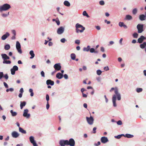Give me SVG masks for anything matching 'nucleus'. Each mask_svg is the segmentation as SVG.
Masks as SVG:
<instances>
[{
    "mask_svg": "<svg viewBox=\"0 0 146 146\" xmlns=\"http://www.w3.org/2000/svg\"><path fill=\"white\" fill-rule=\"evenodd\" d=\"M28 110L27 109H25L24 110L23 114V115L24 117H26L27 118H28L30 116V114L28 113Z\"/></svg>",
    "mask_w": 146,
    "mask_h": 146,
    "instance_id": "nucleus-10",
    "label": "nucleus"
},
{
    "mask_svg": "<svg viewBox=\"0 0 146 146\" xmlns=\"http://www.w3.org/2000/svg\"><path fill=\"white\" fill-rule=\"evenodd\" d=\"M114 90V92L115 94V95L117 96V99L118 100H121V95L119 93H118V89L117 87L115 88H112L110 90V92H111L113 90Z\"/></svg>",
    "mask_w": 146,
    "mask_h": 146,
    "instance_id": "nucleus-2",
    "label": "nucleus"
},
{
    "mask_svg": "<svg viewBox=\"0 0 146 146\" xmlns=\"http://www.w3.org/2000/svg\"><path fill=\"white\" fill-rule=\"evenodd\" d=\"M10 112L13 116H16L17 114V113L16 112L13 111V110H11L10 111Z\"/></svg>",
    "mask_w": 146,
    "mask_h": 146,
    "instance_id": "nucleus-29",
    "label": "nucleus"
},
{
    "mask_svg": "<svg viewBox=\"0 0 146 146\" xmlns=\"http://www.w3.org/2000/svg\"><path fill=\"white\" fill-rule=\"evenodd\" d=\"M30 54L31 55V56L30 57L31 59L33 58L35 56V54L33 50H31L29 52Z\"/></svg>",
    "mask_w": 146,
    "mask_h": 146,
    "instance_id": "nucleus-25",
    "label": "nucleus"
},
{
    "mask_svg": "<svg viewBox=\"0 0 146 146\" xmlns=\"http://www.w3.org/2000/svg\"><path fill=\"white\" fill-rule=\"evenodd\" d=\"M121 135H119L117 136H115V138L116 139H119L121 138Z\"/></svg>",
    "mask_w": 146,
    "mask_h": 146,
    "instance_id": "nucleus-42",
    "label": "nucleus"
},
{
    "mask_svg": "<svg viewBox=\"0 0 146 146\" xmlns=\"http://www.w3.org/2000/svg\"><path fill=\"white\" fill-rule=\"evenodd\" d=\"M90 47L89 46H87L86 48H84V50L86 51H88L90 50Z\"/></svg>",
    "mask_w": 146,
    "mask_h": 146,
    "instance_id": "nucleus-33",
    "label": "nucleus"
},
{
    "mask_svg": "<svg viewBox=\"0 0 146 146\" xmlns=\"http://www.w3.org/2000/svg\"><path fill=\"white\" fill-rule=\"evenodd\" d=\"M4 48L5 50H8L10 48V46L9 44H6L5 45Z\"/></svg>",
    "mask_w": 146,
    "mask_h": 146,
    "instance_id": "nucleus-31",
    "label": "nucleus"
},
{
    "mask_svg": "<svg viewBox=\"0 0 146 146\" xmlns=\"http://www.w3.org/2000/svg\"><path fill=\"white\" fill-rule=\"evenodd\" d=\"M143 90L141 88H137V89L136 91L137 92H140L142 91Z\"/></svg>",
    "mask_w": 146,
    "mask_h": 146,
    "instance_id": "nucleus-39",
    "label": "nucleus"
},
{
    "mask_svg": "<svg viewBox=\"0 0 146 146\" xmlns=\"http://www.w3.org/2000/svg\"><path fill=\"white\" fill-rule=\"evenodd\" d=\"M1 56L4 60L9 59L10 58L6 54H1Z\"/></svg>",
    "mask_w": 146,
    "mask_h": 146,
    "instance_id": "nucleus-20",
    "label": "nucleus"
},
{
    "mask_svg": "<svg viewBox=\"0 0 146 146\" xmlns=\"http://www.w3.org/2000/svg\"><path fill=\"white\" fill-rule=\"evenodd\" d=\"M11 61L10 60H4L3 61V64H10L11 63Z\"/></svg>",
    "mask_w": 146,
    "mask_h": 146,
    "instance_id": "nucleus-35",
    "label": "nucleus"
},
{
    "mask_svg": "<svg viewBox=\"0 0 146 146\" xmlns=\"http://www.w3.org/2000/svg\"><path fill=\"white\" fill-rule=\"evenodd\" d=\"M133 137V135L130 134H126L125 135V137L128 138H131Z\"/></svg>",
    "mask_w": 146,
    "mask_h": 146,
    "instance_id": "nucleus-30",
    "label": "nucleus"
},
{
    "mask_svg": "<svg viewBox=\"0 0 146 146\" xmlns=\"http://www.w3.org/2000/svg\"><path fill=\"white\" fill-rule=\"evenodd\" d=\"M90 51L91 53L94 52L95 51V49L93 48L90 49Z\"/></svg>",
    "mask_w": 146,
    "mask_h": 146,
    "instance_id": "nucleus-51",
    "label": "nucleus"
},
{
    "mask_svg": "<svg viewBox=\"0 0 146 146\" xmlns=\"http://www.w3.org/2000/svg\"><path fill=\"white\" fill-rule=\"evenodd\" d=\"M18 70V68L16 66H13V68L11 70V74L12 75H14L15 73V72Z\"/></svg>",
    "mask_w": 146,
    "mask_h": 146,
    "instance_id": "nucleus-8",
    "label": "nucleus"
},
{
    "mask_svg": "<svg viewBox=\"0 0 146 146\" xmlns=\"http://www.w3.org/2000/svg\"><path fill=\"white\" fill-rule=\"evenodd\" d=\"M64 76L65 79H67L68 78V76L66 74H64Z\"/></svg>",
    "mask_w": 146,
    "mask_h": 146,
    "instance_id": "nucleus-57",
    "label": "nucleus"
},
{
    "mask_svg": "<svg viewBox=\"0 0 146 146\" xmlns=\"http://www.w3.org/2000/svg\"><path fill=\"white\" fill-rule=\"evenodd\" d=\"M137 12V10L136 8L134 9L132 11V13L133 15L136 14Z\"/></svg>",
    "mask_w": 146,
    "mask_h": 146,
    "instance_id": "nucleus-37",
    "label": "nucleus"
},
{
    "mask_svg": "<svg viewBox=\"0 0 146 146\" xmlns=\"http://www.w3.org/2000/svg\"><path fill=\"white\" fill-rule=\"evenodd\" d=\"M29 139L31 142L33 144V146H38L37 145L34 140V137H33L32 136L30 137Z\"/></svg>",
    "mask_w": 146,
    "mask_h": 146,
    "instance_id": "nucleus-9",
    "label": "nucleus"
},
{
    "mask_svg": "<svg viewBox=\"0 0 146 146\" xmlns=\"http://www.w3.org/2000/svg\"><path fill=\"white\" fill-rule=\"evenodd\" d=\"M138 30V33H142L143 31V24H138L137 26Z\"/></svg>",
    "mask_w": 146,
    "mask_h": 146,
    "instance_id": "nucleus-4",
    "label": "nucleus"
},
{
    "mask_svg": "<svg viewBox=\"0 0 146 146\" xmlns=\"http://www.w3.org/2000/svg\"><path fill=\"white\" fill-rule=\"evenodd\" d=\"M56 22L57 23V24L58 25H59L60 24V22L59 20L56 21Z\"/></svg>",
    "mask_w": 146,
    "mask_h": 146,
    "instance_id": "nucleus-62",
    "label": "nucleus"
},
{
    "mask_svg": "<svg viewBox=\"0 0 146 146\" xmlns=\"http://www.w3.org/2000/svg\"><path fill=\"white\" fill-rule=\"evenodd\" d=\"M100 144H101V143H100V142L98 141V142L97 144L95 143L94 144V145L96 146H98L99 145H100Z\"/></svg>",
    "mask_w": 146,
    "mask_h": 146,
    "instance_id": "nucleus-56",
    "label": "nucleus"
},
{
    "mask_svg": "<svg viewBox=\"0 0 146 146\" xmlns=\"http://www.w3.org/2000/svg\"><path fill=\"white\" fill-rule=\"evenodd\" d=\"M46 83L47 85H50L51 86H53L54 85V82L50 80H48L46 81Z\"/></svg>",
    "mask_w": 146,
    "mask_h": 146,
    "instance_id": "nucleus-17",
    "label": "nucleus"
},
{
    "mask_svg": "<svg viewBox=\"0 0 146 146\" xmlns=\"http://www.w3.org/2000/svg\"><path fill=\"white\" fill-rule=\"evenodd\" d=\"M100 4L101 5H104L105 3L103 1H101L99 2Z\"/></svg>",
    "mask_w": 146,
    "mask_h": 146,
    "instance_id": "nucleus-41",
    "label": "nucleus"
},
{
    "mask_svg": "<svg viewBox=\"0 0 146 146\" xmlns=\"http://www.w3.org/2000/svg\"><path fill=\"white\" fill-rule=\"evenodd\" d=\"M64 31V29L62 27L59 28L57 30V33L59 34H62Z\"/></svg>",
    "mask_w": 146,
    "mask_h": 146,
    "instance_id": "nucleus-14",
    "label": "nucleus"
},
{
    "mask_svg": "<svg viewBox=\"0 0 146 146\" xmlns=\"http://www.w3.org/2000/svg\"><path fill=\"white\" fill-rule=\"evenodd\" d=\"M9 35V34L8 33H6L3 35L1 37V39L2 40H5Z\"/></svg>",
    "mask_w": 146,
    "mask_h": 146,
    "instance_id": "nucleus-19",
    "label": "nucleus"
},
{
    "mask_svg": "<svg viewBox=\"0 0 146 146\" xmlns=\"http://www.w3.org/2000/svg\"><path fill=\"white\" fill-rule=\"evenodd\" d=\"M3 84L4 86L6 88H7L8 87V85L5 82H3Z\"/></svg>",
    "mask_w": 146,
    "mask_h": 146,
    "instance_id": "nucleus-49",
    "label": "nucleus"
},
{
    "mask_svg": "<svg viewBox=\"0 0 146 146\" xmlns=\"http://www.w3.org/2000/svg\"><path fill=\"white\" fill-rule=\"evenodd\" d=\"M41 76H42V77H44V76H45V75H44V72H43V71H42L41 72Z\"/></svg>",
    "mask_w": 146,
    "mask_h": 146,
    "instance_id": "nucleus-50",
    "label": "nucleus"
},
{
    "mask_svg": "<svg viewBox=\"0 0 146 146\" xmlns=\"http://www.w3.org/2000/svg\"><path fill=\"white\" fill-rule=\"evenodd\" d=\"M76 31L77 33H82L85 29V28L82 25L77 23L76 25Z\"/></svg>",
    "mask_w": 146,
    "mask_h": 146,
    "instance_id": "nucleus-1",
    "label": "nucleus"
},
{
    "mask_svg": "<svg viewBox=\"0 0 146 146\" xmlns=\"http://www.w3.org/2000/svg\"><path fill=\"white\" fill-rule=\"evenodd\" d=\"M67 145H70V146H74L75 144V142L73 139H70L69 141L67 140Z\"/></svg>",
    "mask_w": 146,
    "mask_h": 146,
    "instance_id": "nucleus-5",
    "label": "nucleus"
},
{
    "mask_svg": "<svg viewBox=\"0 0 146 146\" xmlns=\"http://www.w3.org/2000/svg\"><path fill=\"white\" fill-rule=\"evenodd\" d=\"M101 141L102 143H105L108 141L107 137H102L101 139Z\"/></svg>",
    "mask_w": 146,
    "mask_h": 146,
    "instance_id": "nucleus-13",
    "label": "nucleus"
},
{
    "mask_svg": "<svg viewBox=\"0 0 146 146\" xmlns=\"http://www.w3.org/2000/svg\"><path fill=\"white\" fill-rule=\"evenodd\" d=\"M54 67L56 70H59L61 68V66L60 63H57L55 64L54 66Z\"/></svg>",
    "mask_w": 146,
    "mask_h": 146,
    "instance_id": "nucleus-11",
    "label": "nucleus"
},
{
    "mask_svg": "<svg viewBox=\"0 0 146 146\" xmlns=\"http://www.w3.org/2000/svg\"><path fill=\"white\" fill-rule=\"evenodd\" d=\"M49 108V105L48 103V102H47L46 105V108L47 110H48Z\"/></svg>",
    "mask_w": 146,
    "mask_h": 146,
    "instance_id": "nucleus-53",
    "label": "nucleus"
},
{
    "mask_svg": "<svg viewBox=\"0 0 146 146\" xmlns=\"http://www.w3.org/2000/svg\"><path fill=\"white\" fill-rule=\"evenodd\" d=\"M11 7L10 5L6 3L0 6V11H6L9 9Z\"/></svg>",
    "mask_w": 146,
    "mask_h": 146,
    "instance_id": "nucleus-3",
    "label": "nucleus"
},
{
    "mask_svg": "<svg viewBox=\"0 0 146 146\" xmlns=\"http://www.w3.org/2000/svg\"><path fill=\"white\" fill-rule=\"evenodd\" d=\"M64 5L68 7H69L70 5L69 2L67 1H65L64 3Z\"/></svg>",
    "mask_w": 146,
    "mask_h": 146,
    "instance_id": "nucleus-28",
    "label": "nucleus"
},
{
    "mask_svg": "<svg viewBox=\"0 0 146 146\" xmlns=\"http://www.w3.org/2000/svg\"><path fill=\"white\" fill-rule=\"evenodd\" d=\"M23 92L24 91L23 88H21L20 90V93H23Z\"/></svg>",
    "mask_w": 146,
    "mask_h": 146,
    "instance_id": "nucleus-59",
    "label": "nucleus"
},
{
    "mask_svg": "<svg viewBox=\"0 0 146 146\" xmlns=\"http://www.w3.org/2000/svg\"><path fill=\"white\" fill-rule=\"evenodd\" d=\"M16 48L18 52L19 53L21 54L22 53V51L21 48V45L20 43L18 41H17L16 42Z\"/></svg>",
    "mask_w": 146,
    "mask_h": 146,
    "instance_id": "nucleus-7",
    "label": "nucleus"
},
{
    "mask_svg": "<svg viewBox=\"0 0 146 146\" xmlns=\"http://www.w3.org/2000/svg\"><path fill=\"white\" fill-rule=\"evenodd\" d=\"M101 50L102 52H104V48L103 47H101Z\"/></svg>",
    "mask_w": 146,
    "mask_h": 146,
    "instance_id": "nucleus-61",
    "label": "nucleus"
},
{
    "mask_svg": "<svg viewBox=\"0 0 146 146\" xmlns=\"http://www.w3.org/2000/svg\"><path fill=\"white\" fill-rule=\"evenodd\" d=\"M105 22L106 23H107V24H110V21H108L107 20H106L105 21Z\"/></svg>",
    "mask_w": 146,
    "mask_h": 146,
    "instance_id": "nucleus-63",
    "label": "nucleus"
},
{
    "mask_svg": "<svg viewBox=\"0 0 146 146\" xmlns=\"http://www.w3.org/2000/svg\"><path fill=\"white\" fill-rule=\"evenodd\" d=\"M63 77V75L60 73H58L56 75V77L58 79H61Z\"/></svg>",
    "mask_w": 146,
    "mask_h": 146,
    "instance_id": "nucleus-21",
    "label": "nucleus"
},
{
    "mask_svg": "<svg viewBox=\"0 0 146 146\" xmlns=\"http://www.w3.org/2000/svg\"><path fill=\"white\" fill-rule=\"evenodd\" d=\"M20 108L21 109H22L23 108V107L25 106L26 104V102H25L24 101L23 102H20Z\"/></svg>",
    "mask_w": 146,
    "mask_h": 146,
    "instance_id": "nucleus-23",
    "label": "nucleus"
},
{
    "mask_svg": "<svg viewBox=\"0 0 146 146\" xmlns=\"http://www.w3.org/2000/svg\"><path fill=\"white\" fill-rule=\"evenodd\" d=\"M126 18L128 20H130L132 19V17L129 15H127L126 16Z\"/></svg>",
    "mask_w": 146,
    "mask_h": 146,
    "instance_id": "nucleus-32",
    "label": "nucleus"
},
{
    "mask_svg": "<svg viewBox=\"0 0 146 146\" xmlns=\"http://www.w3.org/2000/svg\"><path fill=\"white\" fill-rule=\"evenodd\" d=\"M145 16L144 15H141L139 16V19L141 21H144L145 20Z\"/></svg>",
    "mask_w": 146,
    "mask_h": 146,
    "instance_id": "nucleus-24",
    "label": "nucleus"
},
{
    "mask_svg": "<svg viewBox=\"0 0 146 146\" xmlns=\"http://www.w3.org/2000/svg\"><path fill=\"white\" fill-rule=\"evenodd\" d=\"M138 34L136 33H135L133 34V36L134 38H137L138 37Z\"/></svg>",
    "mask_w": 146,
    "mask_h": 146,
    "instance_id": "nucleus-38",
    "label": "nucleus"
},
{
    "mask_svg": "<svg viewBox=\"0 0 146 146\" xmlns=\"http://www.w3.org/2000/svg\"><path fill=\"white\" fill-rule=\"evenodd\" d=\"M4 78L6 80L8 79V76L7 74H6L4 76Z\"/></svg>",
    "mask_w": 146,
    "mask_h": 146,
    "instance_id": "nucleus-55",
    "label": "nucleus"
},
{
    "mask_svg": "<svg viewBox=\"0 0 146 146\" xmlns=\"http://www.w3.org/2000/svg\"><path fill=\"white\" fill-rule=\"evenodd\" d=\"M19 134L16 131H14L12 132V135L14 138H17L19 136Z\"/></svg>",
    "mask_w": 146,
    "mask_h": 146,
    "instance_id": "nucleus-18",
    "label": "nucleus"
},
{
    "mask_svg": "<svg viewBox=\"0 0 146 146\" xmlns=\"http://www.w3.org/2000/svg\"><path fill=\"white\" fill-rule=\"evenodd\" d=\"M117 96L116 95H114L112 98V101L113 104V106L114 107H116L117 106L116 104V97Z\"/></svg>",
    "mask_w": 146,
    "mask_h": 146,
    "instance_id": "nucleus-15",
    "label": "nucleus"
},
{
    "mask_svg": "<svg viewBox=\"0 0 146 146\" xmlns=\"http://www.w3.org/2000/svg\"><path fill=\"white\" fill-rule=\"evenodd\" d=\"M66 40L64 38H62L60 40L61 42L62 43H64Z\"/></svg>",
    "mask_w": 146,
    "mask_h": 146,
    "instance_id": "nucleus-54",
    "label": "nucleus"
},
{
    "mask_svg": "<svg viewBox=\"0 0 146 146\" xmlns=\"http://www.w3.org/2000/svg\"><path fill=\"white\" fill-rule=\"evenodd\" d=\"M104 69L106 71H108L109 70V68L108 66L104 67Z\"/></svg>",
    "mask_w": 146,
    "mask_h": 146,
    "instance_id": "nucleus-48",
    "label": "nucleus"
},
{
    "mask_svg": "<svg viewBox=\"0 0 146 146\" xmlns=\"http://www.w3.org/2000/svg\"><path fill=\"white\" fill-rule=\"evenodd\" d=\"M67 140H61L60 141L59 143L61 146H64L65 145H67Z\"/></svg>",
    "mask_w": 146,
    "mask_h": 146,
    "instance_id": "nucleus-12",
    "label": "nucleus"
},
{
    "mask_svg": "<svg viewBox=\"0 0 146 146\" xmlns=\"http://www.w3.org/2000/svg\"><path fill=\"white\" fill-rule=\"evenodd\" d=\"M80 42V40H76L75 41V43L77 44H79Z\"/></svg>",
    "mask_w": 146,
    "mask_h": 146,
    "instance_id": "nucleus-46",
    "label": "nucleus"
},
{
    "mask_svg": "<svg viewBox=\"0 0 146 146\" xmlns=\"http://www.w3.org/2000/svg\"><path fill=\"white\" fill-rule=\"evenodd\" d=\"M145 38V37L144 36H141L138 39V42L139 43H141Z\"/></svg>",
    "mask_w": 146,
    "mask_h": 146,
    "instance_id": "nucleus-16",
    "label": "nucleus"
},
{
    "mask_svg": "<svg viewBox=\"0 0 146 146\" xmlns=\"http://www.w3.org/2000/svg\"><path fill=\"white\" fill-rule=\"evenodd\" d=\"M83 15L84 16H86L87 17H89V16L88 14L86 13V11H83Z\"/></svg>",
    "mask_w": 146,
    "mask_h": 146,
    "instance_id": "nucleus-36",
    "label": "nucleus"
},
{
    "mask_svg": "<svg viewBox=\"0 0 146 146\" xmlns=\"http://www.w3.org/2000/svg\"><path fill=\"white\" fill-rule=\"evenodd\" d=\"M117 124L119 125H121L122 124V122L121 121L119 120L117 122Z\"/></svg>",
    "mask_w": 146,
    "mask_h": 146,
    "instance_id": "nucleus-44",
    "label": "nucleus"
},
{
    "mask_svg": "<svg viewBox=\"0 0 146 146\" xmlns=\"http://www.w3.org/2000/svg\"><path fill=\"white\" fill-rule=\"evenodd\" d=\"M102 72L101 71L99 70H97V74L98 75H100L101 74Z\"/></svg>",
    "mask_w": 146,
    "mask_h": 146,
    "instance_id": "nucleus-40",
    "label": "nucleus"
},
{
    "mask_svg": "<svg viewBox=\"0 0 146 146\" xmlns=\"http://www.w3.org/2000/svg\"><path fill=\"white\" fill-rule=\"evenodd\" d=\"M3 76V72H0V79H1Z\"/></svg>",
    "mask_w": 146,
    "mask_h": 146,
    "instance_id": "nucleus-47",
    "label": "nucleus"
},
{
    "mask_svg": "<svg viewBox=\"0 0 146 146\" xmlns=\"http://www.w3.org/2000/svg\"><path fill=\"white\" fill-rule=\"evenodd\" d=\"M46 99L47 101V102H48L49 100V96L48 94H46Z\"/></svg>",
    "mask_w": 146,
    "mask_h": 146,
    "instance_id": "nucleus-45",
    "label": "nucleus"
},
{
    "mask_svg": "<svg viewBox=\"0 0 146 146\" xmlns=\"http://www.w3.org/2000/svg\"><path fill=\"white\" fill-rule=\"evenodd\" d=\"M83 106H84V107L85 108H87V104H86V103L84 104Z\"/></svg>",
    "mask_w": 146,
    "mask_h": 146,
    "instance_id": "nucleus-64",
    "label": "nucleus"
},
{
    "mask_svg": "<svg viewBox=\"0 0 146 146\" xmlns=\"http://www.w3.org/2000/svg\"><path fill=\"white\" fill-rule=\"evenodd\" d=\"M19 131L25 134L26 133V131L24 130L22 128L19 127Z\"/></svg>",
    "mask_w": 146,
    "mask_h": 146,
    "instance_id": "nucleus-27",
    "label": "nucleus"
},
{
    "mask_svg": "<svg viewBox=\"0 0 146 146\" xmlns=\"http://www.w3.org/2000/svg\"><path fill=\"white\" fill-rule=\"evenodd\" d=\"M9 12L8 13V14L3 13L2 14V15L3 17H5L7 16L9 14Z\"/></svg>",
    "mask_w": 146,
    "mask_h": 146,
    "instance_id": "nucleus-43",
    "label": "nucleus"
},
{
    "mask_svg": "<svg viewBox=\"0 0 146 146\" xmlns=\"http://www.w3.org/2000/svg\"><path fill=\"white\" fill-rule=\"evenodd\" d=\"M122 40H123L122 38H121L119 40V43H120V44H121V45L122 44Z\"/></svg>",
    "mask_w": 146,
    "mask_h": 146,
    "instance_id": "nucleus-60",
    "label": "nucleus"
},
{
    "mask_svg": "<svg viewBox=\"0 0 146 146\" xmlns=\"http://www.w3.org/2000/svg\"><path fill=\"white\" fill-rule=\"evenodd\" d=\"M12 33L15 36L16 35V31L15 30H13L12 31Z\"/></svg>",
    "mask_w": 146,
    "mask_h": 146,
    "instance_id": "nucleus-58",
    "label": "nucleus"
},
{
    "mask_svg": "<svg viewBox=\"0 0 146 146\" xmlns=\"http://www.w3.org/2000/svg\"><path fill=\"white\" fill-rule=\"evenodd\" d=\"M96 127H94L93 129V133H96Z\"/></svg>",
    "mask_w": 146,
    "mask_h": 146,
    "instance_id": "nucleus-52",
    "label": "nucleus"
},
{
    "mask_svg": "<svg viewBox=\"0 0 146 146\" xmlns=\"http://www.w3.org/2000/svg\"><path fill=\"white\" fill-rule=\"evenodd\" d=\"M86 119L88 123L89 124L92 125L93 124L94 119L92 116H90V117H86Z\"/></svg>",
    "mask_w": 146,
    "mask_h": 146,
    "instance_id": "nucleus-6",
    "label": "nucleus"
},
{
    "mask_svg": "<svg viewBox=\"0 0 146 146\" xmlns=\"http://www.w3.org/2000/svg\"><path fill=\"white\" fill-rule=\"evenodd\" d=\"M71 58L73 60H74L76 58V55L72 53L71 54Z\"/></svg>",
    "mask_w": 146,
    "mask_h": 146,
    "instance_id": "nucleus-34",
    "label": "nucleus"
},
{
    "mask_svg": "<svg viewBox=\"0 0 146 146\" xmlns=\"http://www.w3.org/2000/svg\"><path fill=\"white\" fill-rule=\"evenodd\" d=\"M119 25L120 27H123L125 29H127V26L125 25L123 22H119Z\"/></svg>",
    "mask_w": 146,
    "mask_h": 146,
    "instance_id": "nucleus-22",
    "label": "nucleus"
},
{
    "mask_svg": "<svg viewBox=\"0 0 146 146\" xmlns=\"http://www.w3.org/2000/svg\"><path fill=\"white\" fill-rule=\"evenodd\" d=\"M145 46H146V42H144L143 43V44H141L140 45V47L142 49H143V48H144Z\"/></svg>",
    "mask_w": 146,
    "mask_h": 146,
    "instance_id": "nucleus-26",
    "label": "nucleus"
}]
</instances>
